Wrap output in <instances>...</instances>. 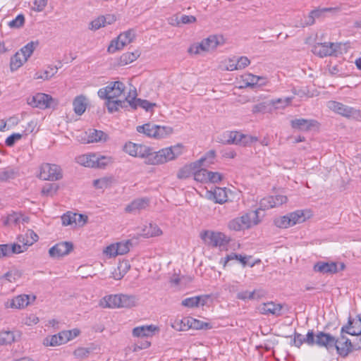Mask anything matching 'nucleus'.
I'll return each instance as SVG.
<instances>
[{"label": "nucleus", "instance_id": "nucleus-51", "mask_svg": "<svg viewBox=\"0 0 361 361\" xmlns=\"http://www.w3.org/2000/svg\"><path fill=\"white\" fill-rule=\"evenodd\" d=\"M354 321L350 317L348 319L347 324L344 325L341 328L342 334H348L350 335H358L361 333V329L360 330H352L353 329Z\"/></svg>", "mask_w": 361, "mask_h": 361}, {"label": "nucleus", "instance_id": "nucleus-33", "mask_svg": "<svg viewBox=\"0 0 361 361\" xmlns=\"http://www.w3.org/2000/svg\"><path fill=\"white\" fill-rule=\"evenodd\" d=\"M101 305L104 307L119 308L118 294L105 296L103 298Z\"/></svg>", "mask_w": 361, "mask_h": 361}, {"label": "nucleus", "instance_id": "nucleus-1", "mask_svg": "<svg viewBox=\"0 0 361 361\" xmlns=\"http://www.w3.org/2000/svg\"><path fill=\"white\" fill-rule=\"evenodd\" d=\"M183 146L178 144L154 152L153 157L148 161L149 165H159L173 160L183 154Z\"/></svg>", "mask_w": 361, "mask_h": 361}, {"label": "nucleus", "instance_id": "nucleus-20", "mask_svg": "<svg viewBox=\"0 0 361 361\" xmlns=\"http://www.w3.org/2000/svg\"><path fill=\"white\" fill-rule=\"evenodd\" d=\"M282 305L273 302H264L257 307L258 312L263 314H273L279 316L281 314Z\"/></svg>", "mask_w": 361, "mask_h": 361}, {"label": "nucleus", "instance_id": "nucleus-54", "mask_svg": "<svg viewBox=\"0 0 361 361\" xmlns=\"http://www.w3.org/2000/svg\"><path fill=\"white\" fill-rule=\"evenodd\" d=\"M116 247L118 250V255H122L128 253L130 251V247L132 245V243L130 240H126L124 242H119L116 243Z\"/></svg>", "mask_w": 361, "mask_h": 361}, {"label": "nucleus", "instance_id": "nucleus-62", "mask_svg": "<svg viewBox=\"0 0 361 361\" xmlns=\"http://www.w3.org/2000/svg\"><path fill=\"white\" fill-rule=\"evenodd\" d=\"M315 19L314 15H312V11L309 13L307 16H305L304 19L301 20L299 24V26L302 27H305L307 26L312 25L314 23ZM298 27V25H296Z\"/></svg>", "mask_w": 361, "mask_h": 361}, {"label": "nucleus", "instance_id": "nucleus-32", "mask_svg": "<svg viewBox=\"0 0 361 361\" xmlns=\"http://www.w3.org/2000/svg\"><path fill=\"white\" fill-rule=\"evenodd\" d=\"M154 152L153 149L143 145H138L136 157L145 159V164H149L148 161L153 157Z\"/></svg>", "mask_w": 361, "mask_h": 361}, {"label": "nucleus", "instance_id": "nucleus-18", "mask_svg": "<svg viewBox=\"0 0 361 361\" xmlns=\"http://www.w3.org/2000/svg\"><path fill=\"white\" fill-rule=\"evenodd\" d=\"M105 105L109 113H114L120 109H128L129 107V94L124 99H105Z\"/></svg>", "mask_w": 361, "mask_h": 361}, {"label": "nucleus", "instance_id": "nucleus-17", "mask_svg": "<svg viewBox=\"0 0 361 361\" xmlns=\"http://www.w3.org/2000/svg\"><path fill=\"white\" fill-rule=\"evenodd\" d=\"M136 96L137 94L135 92L133 94H131V92H129L128 104L131 109L135 110L138 106H140L146 111H149L156 105L154 103L149 102L147 100L137 98Z\"/></svg>", "mask_w": 361, "mask_h": 361}, {"label": "nucleus", "instance_id": "nucleus-63", "mask_svg": "<svg viewBox=\"0 0 361 361\" xmlns=\"http://www.w3.org/2000/svg\"><path fill=\"white\" fill-rule=\"evenodd\" d=\"M22 137L20 133H13L6 139L5 143L8 147H13L16 142L20 140Z\"/></svg>", "mask_w": 361, "mask_h": 361}, {"label": "nucleus", "instance_id": "nucleus-14", "mask_svg": "<svg viewBox=\"0 0 361 361\" xmlns=\"http://www.w3.org/2000/svg\"><path fill=\"white\" fill-rule=\"evenodd\" d=\"M313 270L322 274H334L338 272V263L319 261L314 264Z\"/></svg>", "mask_w": 361, "mask_h": 361}, {"label": "nucleus", "instance_id": "nucleus-42", "mask_svg": "<svg viewBox=\"0 0 361 361\" xmlns=\"http://www.w3.org/2000/svg\"><path fill=\"white\" fill-rule=\"evenodd\" d=\"M39 42L37 41L36 42H30L27 43L26 45L23 47L19 51L20 53H22V56L23 57H26V59L27 60L29 57L32 54L35 49L38 46Z\"/></svg>", "mask_w": 361, "mask_h": 361}, {"label": "nucleus", "instance_id": "nucleus-49", "mask_svg": "<svg viewBox=\"0 0 361 361\" xmlns=\"http://www.w3.org/2000/svg\"><path fill=\"white\" fill-rule=\"evenodd\" d=\"M288 215L291 223V226L296 224L303 222L305 219L303 212L301 210H297Z\"/></svg>", "mask_w": 361, "mask_h": 361}, {"label": "nucleus", "instance_id": "nucleus-12", "mask_svg": "<svg viewBox=\"0 0 361 361\" xmlns=\"http://www.w3.org/2000/svg\"><path fill=\"white\" fill-rule=\"evenodd\" d=\"M61 221L64 226H82L87 222V216L81 214L68 212L61 216Z\"/></svg>", "mask_w": 361, "mask_h": 361}, {"label": "nucleus", "instance_id": "nucleus-52", "mask_svg": "<svg viewBox=\"0 0 361 361\" xmlns=\"http://www.w3.org/2000/svg\"><path fill=\"white\" fill-rule=\"evenodd\" d=\"M267 295V291L264 288L259 287L250 292V300H260L265 298Z\"/></svg>", "mask_w": 361, "mask_h": 361}, {"label": "nucleus", "instance_id": "nucleus-48", "mask_svg": "<svg viewBox=\"0 0 361 361\" xmlns=\"http://www.w3.org/2000/svg\"><path fill=\"white\" fill-rule=\"evenodd\" d=\"M190 318H184L183 319H176L172 327L177 331H185L189 329Z\"/></svg>", "mask_w": 361, "mask_h": 361}, {"label": "nucleus", "instance_id": "nucleus-34", "mask_svg": "<svg viewBox=\"0 0 361 361\" xmlns=\"http://www.w3.org/2000/svg\"><path fill=\"white\" fill-rule=\"evenodd\" d=\"M162 233L161 230L156 225L149 224L142 229V235L145 238L159 236Z\"/></svg>", "mask_w": 361, "mask_h": 361}, {"label": "nucleus", "instance_id": "nucleus-37", "mask_svg": "<svg viewBox=\"0 0 361 361\" xmlns=\"http://www.w3.org/2000/svg\"><path fill=\"white\" fill-rule=\"evenodd\" d=\"M58 71L56 66H49L42 73H36L35 75V79H42L47 80L54 76Z\"/></svg>", "mask_w": 361, "mask_h": 361}, {"label": "nucleus", "instance_id": "nucleus-57", "mask_svg": "<svg viewBox=\"0 0 361 361\" xmlns=\"http://www.w3.org/2000/svg\"><path fill=\"white\" fill-rule=\"evenodd\" d=\"M14 341V336L13 333L6 331L0 334V345L11 344Z\"/></svg>", "mask_w": 361, "mask_h": 361}, {"label": "nucleus", "instance_id": "nucleus-15", "mask_svg": "<svg viewBox=\"0 0 361 361\" xmlns=\"http://www.w3.org/2000/svg\"><path fill=\"white\" fill-rule=\"evenodd\" d=\"M338 343V339H336L330 334L319 331L316 335V345L320 347H325L327 349L333 347L336 348Z\"/></svg>", "mask_w": 361, "mask_h": 361}, {"label": "nucleus", "instance_id": "nucleus-22", "mask_svg": "<svg viewBox=\"0 0 361 361\" xmlns=\"http://www.w3.org/2000/svg\"><path fill=\"white\" fill-rule=\"evenodd\" d=\"M35 238L32 240L25 239V236L20 235L18 239L23 243V245L13 244L11 245V254H19L22 253L27 250V246L32 245L35 242L37 241L38 236L37 234H34Z\"/></svg>", "mask_w": 361, "mask_h": 361}, {"label": "nucleus", "instance_id": "nucleus-28", "mask_svg": "<svg viewBox=\"0 0 361 361\" xmlns=\"http://www.w3.org/2000/svg\"><path fill=\"white\" fill-rule=\"evenodd\" d=\"M73 110L75 113L81 116L87 108V99L83 95L77 96L73 102Z\"/></svg>", "mask_w": 361, "mask_h": 361}, {"label": "nucleus", "instance_id": "nucleus-10", "mask_svg": "<svg viewBox=\"0 0 361 361\" xmlns=\"http://www.w3.org/2000/svg\"><path fill=\"white\" fill-rule=\"evenodd\" d=\"M288 197L283 195H276L268 196L262 198L260 200V207L264 209H269L274 207H279L283 204L286 203Z\"/></svg>", "mask_w": 361, "mask_h": 361}, {"label": "nucleus", "instance_id": "nucleus-36", "mask_svg": "<svg viewBox=\"0 0 361 361\" xmlns=\"http://www.w3.org/2000/svg\"><path fill=\"white\" fill-rule=\"evenodd\" d=\"M27 60L26 57L22 56V53L19 51L16 52V54L11 57L10 66L11 71H16L23 65Z\"/></svg>", "mask_w": 361, "mask_h": 361}, {"label": "nucleus", "instance_id": "nucleus-27", "mask_svg": "<svg viewBox=\"0 0 361 361\" xmlns=\"http://www.w3.org/2000/svg\"><path fill=\"white\" fill-rule=\"evenodd\" d=\"M336 349L338 355L343 357H345L348 354L355 350L354 343L350 339L345 338V340L341 343V346L336 344Z\"/></svg>", "mask_w": 361, "mask_h": 361}, {"label": "nucleus", "instance_id": "nucleus-44", "mask_svg": "<svg viewBox=\"0 0 361 361\" xmlns=\"http://www.w3.org/2000/svg\"><path fill=\"white\" fill-rule=\"evenodd\" d=\"M216 203L223 204L227 201L226 188H216L212 193Z\"/></svg>", "mask_w": 361, "mask_h": 361}, {"label": "nucleus", "instance_id": "nucleus-61", "mask_svg": "<svg viewBox=\"0 0 361 361\" xmlns=\"http://www.w3.org/2000/svg\"><path fill=\"white\" fill-rule=\"evenodd\" d=\"M245 287L238 282H233L231 284L227 286L226 290L231 293H235L236 295L240 293Z\"/></svg>", "mask_w": 361, "mask_h": 361}, {"label": "nucleus", "instance_id": "nucleus-59", "mask_svg": "<svg viewBox=\"0 0 361 361\" xmlns=\"http://www.w3.org/2000/svg\"><path fill=\"white\" fill-rule=\"evenodd\" d=\"M138 145L129 142L123 147V150L129 155L136 157Z\"/></svg>", "mask_w": 361, "mask_h": 361}, {"label": "nucleus", "instance_id": "nucleus-24", "mask_svg": "<svg viewBox=\"0 0 361 361\" xmlns=\"http://www.w3.org/2000/svg\"><path fill=\"white\" fill-rule=\"evenodd\" d=\"M156 330L157 328L152 324L137 326L133 330V336L135 337L152 336Z\"/></svg>", "mask_w": 361, "mask_h": 361}, {"label": "nucleus", "instance_id": "nucleus-6", "mask_svg": "<svg viewBox=\"0 0 361 361\" xmlns=\"http://www.w3.org/2000/svg\"><path fill=\"white\" fill-rule=\"evenodd\" d=\"M135 37V32L130 29L121 33L116 39L112 40L108 47L107 51L109 53H115L116 51L122 49L125 46L132 42Z\"/></svg>", "mask_w": 361, "mask_h": 361}, {"label": "nucleus", "instance_id": "nucleus-29", "mask_svg": "<svg viewBox=\"0 0 361 361\" xmlns=\"http://www.w3.org/2000/svg\"><path fill=\"white\" fill-rule=\"evenodd\" d=\"M265 210L260 207L252 212H250V228L260 224L265 216Z\"/></svg>", "mask_w": 361, "mask_h": 361}, {"label": "nucleus", "instance_id": "nucleus-60", "mask_svg": "<svg viewBox=\"0 0 361 361\" xmlns=\"http://www.w3.org/2000/svg\"><path fill=\"white\" fill-rule=\"evenodd\" d=\"M58 190V185L56 183H49L44 185L42 190V192L47 195H54Z\"/></svg>", "mask_w": 361, "mask_h": 361}, {"label": "nucleus", "instance_id": "nucleus-8", "mask_svg": "<svg viewBox=\"0 0 361 361\" xmlns=\"http://www.w3.org/2000/svg\"><path fill=\"white\" fill-rule=\"evenodd\" d=\"M269 81V79L265 76H259L256 75H253L250 73V102H255L259 101L262 99L263 94H260L259 97H255L252 96L251 97V92H257L264 90V87L267 86Z\"/></svg>", "mask_w": 361, "mask_h": 361}, {"label": "nucleus", "instance_id": "nucleus-9", "mask_svg": "<svg viewBox=\"0 0 361 361\" xmlns=\"http://www.w3.org/2000/svg\"><path fill=\"white\" fill-rule=\"evenodd\" d=\"M39 178L45 180H58L62 178L61 169L59 166L44 164L40 168Z\"/></svg>", "mask_w": 361, "mask_h": 361}, {"label": "nucleus", "instance_id": "nucleus-40", "mask_svg": "<svg viewBox=\"0 0 361 361\" xmlns=\"http://www.w3.org/2000/svg\"><path fill=\"white\" fill-rule=\"evenodd\" d=\"M341 11L339 7H329V8H318L312 11V15H314V19L321 18L324 17V13L331 12L336 13Z\"/></svg>", "mask_w": 361, "mask_h": 361}, {"label": "nucleus", "instance_id": "nucleus-53", "mask_svg": "<svg viewBox=\"0 0 361 361\" xmlns=\"http://www.w3.org/2000/svg\"><path fill=\"white\" fill-rule=\"evenodd\" d=\"M274 223L276 227L281 228H286L291 226V223L288 217V215L283 216L275 219Z\"/></svg>", "mask_w": 361, "mask_h": 361}, {"label": "nucleus", "instance_id": "nucleus-64", "mask_svg": "<svg viewBox=\"0 0 361 361\" xmlns=\"http://www.w3.org/2000/svg\"><path fill=\"white\" fill-rule=\"evenodd\" d=\"M235 63H236L235 59H229L222 63V64L221 65V68L223 70L231 71H234L236 68Z\"/></svg>", "mask_w": 361, "mask_h": 361}, {"label": "nucleus", "instance_id": "nucleus-30", "mask_svg": "<svg viewBox=\"0 0 361 361\" xmlns=\"http://www.w3.org/2000/svg\"><path fill=\"white\" fill-rule=\"evenodd\" d=\"M119 308H130L135 307L137 304L135 296L124 294H118Z\"/></svg>", "mask_w": 361, "mask_h": 361}, {"label": "nucleus", "instance_id": "nucleus-26", "mask_svg": "<svg viewBox=\"0 0 361 361\" xmlns=\"http://www.w3.org/2000/svg\"><path fill=\"white\" fill-rule=\"evenodd\" d=\"M19 175L18 168L8 166L0 171V182H6L16 178Z\"/></svg>", "mask_w": 361, "mask_h": 361}, {"label": "nucleus", "instance_id": "nucleus-13", "mask_svg": "<svg viewBox=\"0 0 361 361\" xmlns=\"http://www.w3.org/2000/svg\"><path fill=\"white\" fill-rule=\"evenodd\" d=\"M73 249V245L70 242H61L53 247L49 250L50 257L53 258H59L69 254Z\"/></svg>", "mask_w": 361, "mask_h": 361}, {"label": "nucleus", "instance_id": "nucleus-7", "mask_svg": "<svg viewBox=\"0 0 361 361\" xmlns=\"http://www.w3.org/2000/svg\"><path fill=\"white\" fill-rule=\"evenodd\" d=\"M328 107L334 112L347 118H357L360 116V110L338 102L329 101Z\"/></svg>", "mask_w": 361, "mask_h": 361}, {"label": "nucleus", "instance_id": "nucleus-21", "mask_svg": "<svg viewBox=\"0 0 361 361\" xmlns=\"http://www.w3.org/2000/svg\"><path fill=\"white\" fill-rule=\"evenodd\" d=\"M251 256H250V259ZM265 264L259 259L250 260V279H255L262 275L265 271Z\"/></svg>", "mask_w": 361, "mask_h": 361}, {"label": "nucleus", "instance_id": "nucleus-19", "mask_svg": "<svg viewBox=\"0 0 361 361\" xmlns=\"http://www.w3.org/2000/svg\"><path fill=\"white\" fill-rule=\"evenodd\" d=\"M149 205V199L147 197L137 198L128 204L125 211L127 213H136L147 209Z\"/></svg>", "mask_w": 361, "mask_h": 361}, {"label": "nucleus", "instance_id": "nucleus-56", "mask_svg": "<svg viewBox=\"0 0 361 361\" xmlns=\"http://www.w3.org/2000/svg\"><path fill=\"white\" fill-rule=\"evenodd\" d=\"M106 18L105 16H99L97 19L92 20L90 23V29L97 30L102 27H104L106 25Z\"/></svg>", "mask_w": 361, "mask_h": 361}, {"label": "nucleus", "instance_id": "nucleus-25", "mask_svg": "<svg viewBox=\"0 0 361 361\" xmlns=\"http://www.w3.org/2000/svg\"><path fill=\"white\" fill-rule=\"evenodd\" d=\"M29 296L27 295H20L13 298L10 303L6 304V307L21 309L26 307L29 304Z\"/></svg>", "mask_w": 361, "mask_h": 361}, {"label": "nucleus", "instance_id": "nucleus-55", "mask_svg": "<svg viewBox=\"0 0 361 361\" xmlns=\"http://www.w3.org/2000/svg\"><path fill=\"white\" fill-rule=\"evenodd\" d=\"M209 171L207 169H201L194 173V178L198 182H206L208 180Z\"/></svg>", "mask_w": 361, "mask_h": 361}, {"label": "nucleus", "instance_id": "nucleus-3", "mask_svg": "<svg viewBox=\"0 0 361 361\" xmlns=\"http://www.w3.org/2000/svg\"><path fill=\"white\" fill-rule=\"evenodd\" d=\"M202 240L209 246L224 248L231 241L230 237L221 232L204 231L200 234Z\"/></svg>", "mask_w": 361, "mask_h": 361}, {"label": "nucleus", "instance_id": "nucleus-16", "mask_svg": "<svg viewBox=\"0 0 361 361\" xmlns=\"http://www.w3.org/2000/svg\"><path fill=\"white\" fill-rule=\"evenodd\" d=\"M318 122L313 119H305V118H295L290 121V126L292 128L302 130L308 131L312 128L317 127Z\"/></svg>", "mask_w": 361, "mask_h": 361}, {"label": "nucleus", "instance_id": "nucleus-47", "mask_svg": "<svg viewBox=\"0 0 361 361\" xmlns=\"http://www.w3.org/2000/svg\"><path fill=\"white\" fill-rule=\"evenodd\" d=\"M189 328H192L195 329H208L212 328V325L207 322H204L196 319L190 318Z\"/></svg>", "mask_w": 361, "mask_h": 361}, {"label": "nucleus", "instance_id": "nucleus-11", "mask_svg": "<svg viewBox=\"0 0 361 361\" xmlns=\"http://www.w3.org/2000/svg\"><path fill=\"white\" fill-rule=\"evenodd\" d=\"M340 44L332 42H324L315 46L314 52L320 57L336 55Z\"/></svg>", "mask_w": 361, "mask_h": 361}, {"label": "nucleus", "instance_id": "nucleus-35", "mask_svg": "<svg viewBox=\"0 0 361 361\" xmlns=\"http://www.w3.org/2000/svg\"><path fill=\"white\" fill-rule=\"evenodd\" d=\"M96 155L95 154H84L77 158L78 164L85 166L86 167H95L96 163Z\"/></svg>", "mask_w": 361, "mask_h": 361}, {"label": "nucleus", "instance_id": "nucleus-4", "mask_svg": "<svg viewBox=\"0 0 361 361\" xmlns=\"http://www.w3.org/2000/svg\"><path fill=\"white\" fill-rule=\"evenodd\" d=\"M126 85L121 81L111 82L107 86L100 88L97 94L101 99H114L118 98L124 94ZM126 96H124L125 97Z\"/></svg>", "mask_w": 361, "mask_h": 361}, {"label": "nucleus", "instance_id": "nucleus-41", "mask_svg": "<svg viewBox=\"0 0 361 361\" xmlns=\"http://www.w3.org/2000/svg\"><path fill=\"white\" fill-rule=\"evenodd\" d=\"M140 51L136 50L133 52H126L120 58V63L122 65H127L135 61L140 56Z\"/></svg>", "mask_w": 361, "mask_h": 361}, {"label": "nucleus", "instance_id": "nucleus-45", "mask_svg": "<svg viewBox=\"0 0 361 361\" xmlns=\"http://www.w3.org/2000/svg\"><path fill=\"white\" fill-rule=\"evenodd\" d=\"M201 43L204 51H208L215 49L219 44L216 36H210L202 40Z\"/></svg>", "mask_w": 361, "mask_h": 361}, {"label": "nucleus", "instance_id": "nucleus-23", "mask_svg": "<svg viewBox=\"0 0 361 361\" xmlns=\"http://www.w3.org/2000/svg\"><path fill=\"white\" fill-rule=\"evenodd\" d=\"M228 227L230 230L235 231L248 228V214H245L241 217H238L230 221Z\"/></svg>", "mask_w": 361, "mask_h": 361}, {"label": "nucleus", "instance_id": "nucleus-2", "mask_svg": "<svg viewBox=\"0 0 361 361\" xmlns=\"http://www.w3.org/2000/svg\"><path fill=\"white\" fill-rule=\"evenodd\" d=\"M136 130L148 137L156 139L164 138L173 133L172 128L169 126H161L151 123L137 126Z\"/></svg>", "mask_w": 361, "mask_h": 361}, {"label": "nucleus", "instance_id": "nucleus-38", "mask_svg": "<svg viewBox=\"0 0 361 361\" xmlns=\"http://www.w3.org/2000/svg\"><path fill=\"white\" fill-rule=\"evenodd\" d=\"M107 135L102 130H93L88 135L87 142L106 141Z\"/></svg>", "mask_w": 361, "mask_h": 361}, {"label": "nucleus", "instance_id": "nucleus-5", "mask_svg": "<svg viewBox=\"0 0 361 361\" xmlns=\"http://www.w3.org/2000/svg\"><path fill=\"white\" fill-rule=\"evenodd\" d=\"M27 102L30 106L40 109L55 108L59 104L56 99L44 93H37L27 98Z\"/></svg>", "mask_w": 361, "mask_h": 361}, {"label": "nucleus", "instance_id": "nucleus-31", "mask_svg": "<svg viewBox=\"0 0 361 361\" xmlns=\"http://www.w3.org/2000/svg\"><path fill=\"white\" fill-rule=\"evenodd\" d=\"M62 334L63 331L59 333L58 334L53 335L50 337H47L44 340V344L47 346H56L66 343V342L65 341L64 336Z\"/></svg>", "mask_w": 361, "mask_h": 361}, {"label": "nucleus", "instance_id": "nucleus-39", "mask_svg": "<svg viewBox=\"0 0 361 361\" xmlns=\"http://www.w3.org/2000/svg\"><path fill=\"white\" fill-rule=\"evenodd\" d=\"M202 305H204V300L202 299V297L201 296H195L191 298H188L184 299L181 304L183 306L188 307H198V305L201 303Z\"/></svg>", "mask_w": 361, "mask_h": 361}, {"label": "nucleus", "instance_id": "nucleus-50", "mask_svg": "<svg viewBox=\"0 0 361 361\" xmlns=\"http://www.w3.org/2000/svg\"><path fill=\"white\" fill-rule=\"evenodd\" d=\"M236 135L238 134L235 131H226L221 135V138H219V142L224 144H233Z\"/></svg>", "mask_w": 361, "mask_h": 361}, {"label": "nucleus", "instance_id": "nucleus-43", "mask_svg": "<svg viewBox=\"0 0 361 361\" xmlns=\"http://www.w3.org/2000/svg\"><path fill=\"white\" fill-rule=\"evenodd\" d=\"M21 214L18 212H13L6 216L3 217V224L4 226L17 225L20 219Z\"/></svg>", "mask_w": 361, "mask_h": 361}, {"label": "nucleus", "instance_id": "nucleus-46", "mask_svg": "<svg viewBox=\"0 0 361 361\" xmlns=\"http://www.w3.org/2000/svg\"><path fill=\"white\" fill-rule=\"evenodd\" d=\"M113 177H103L97 180H94L93 185L96 188L104 189L109 187L113 183Z\"/></svg>", "mask_w": 361, "mask_h": 361}, {"label": "nucleus", "instance_id": "nucleus-58", "mask_svg": "<svg viewBox=\"0 0 361 361\" xmlns=\"http://www.w3.org/2000/svg\"><path fill=\"white\" fill-rule=\"evenodd\" d=\"M25 23V17L23 14H19L16 18L8 23L10 27L19 28L23 25Z\"/></svg>", "mask_w": 361, "mask_h": 361}]
</instances>
